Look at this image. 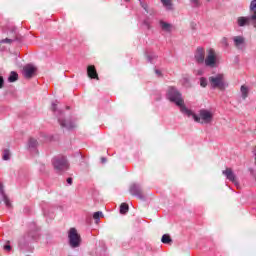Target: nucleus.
Here are the masks:
<instances>
[{"instance_id":"nucleus-1","label":"nucleus","mask_w":256,"mask_h":256,"mask_svg":"<svg viewBox=\"0 0 256 256\" xmlns=\"http://www.w3.org/2000/svg\"><path fill=\"white\" fill-rule=\"evenodd\" d=\"M166 97L171 103H175L177 107H180V111L183 113V115H191V110L185 106L183 94H181V92L175 86L168 87Z\"/></svg>"},{"instance_id":"nucleus-2","label":"nucleus","mask_w":256,"mask_h":256,"mask_svg":"<svg viewBox=\"0 0 256 256\" xmlns=\"http://www.w3.org/2000/svg\"><path fill=\"white\" fill-rule=\"evenodd\" d=\"M187 117H193L196 123L206 124L213 123V112L207 109L199 110V116L190 110V114H184Z\"/></svg>"},{"instance_id":"nucleus-3","label":"nucleus","mask_w":256,"mask_h":256,"mask_svg":"<svg viewBox=\"0 0 256 256\" xmlns=\"http://www.w3.org/2000/svg\"><path fill=\"white\" fill-rule=\"evenodd\" d=\"M209 85L211 89H219L220 91H225L229 87V83L225 81V75L216 74L208 78Z\"/></svg>"},{"instance_id":"nucleus-4","label":"nucleus","mask_w":256,"mask_h":256,"mask_svg":"<svg viewBox=\"0 0 256 256\" xmlns=\"http://www.w3.org/2000/svg\"><path fill=\"white\" fill-rule=\"evenodd\" d=\"M53 167L56 173H65L69 170V162L65 156L56 157L52 160Z\"/></svg>"},{"instance_id":"nucleus-5","label":"nucleus","mask_w":256,"mask_h":256,"mask_svg":"<svg viewBox=\"0 0 256 256\" xmlns=\"http://www.w3.org/2000/svg\"><path fill=\"white\" fill-rule=\"evenodd\" d=\"M81 235L77 232V229L70 228L68 232V242L72 249H77L81 247Z\"/></svg>"},{"instance_id":"nucleus-6","label":"nucleus","mask_w":256,"mask_h":256,"mask_svg":"<svg viewBox=\"0 0 256 256\" xmlns=\"http://www.w3.org/2000/svg\"><path fill=\"white\" fill-rule=\"evenodd\" d=\"M129 193L132 197H137L140 201H145V192H143V187L138 183H132L129 187Z\"/></svg>"},{"instance_id":"nucleus-7","label":"nucleus","mask_w":256,"mask_h":256,"mask_svg":"<svg viewBox=\"0 0 256 256\" xmlns=\"http://www.w3.org/2000/svg\"><path fill=\"white\" fill-rule=\"evenodd\" d=\"M58 123L63 129H68L71 131V129H75V123L71 121V119H64L63 112L61 110H58Z\"/></svg>"},{"instance_id":"nucleus-8","label":"nucleus","mask_w":256,"mask_h":256,"mask_svg":"<svg viewBox=\"0 0 256 256\" xmlns=\"http://www.w3.org/2000/svg\"><path fill=\"white\" fill-rule=\"evenodd\" d=\"M204 63L206 67H210L211 69L217 67V56L215 55V50L209 49L208 55L204 59Z\"/></svg>"},{"instance_id":"nucleus-9","label":"nucleus","mask_w":256,"mask_h":256,"mask_svg":"<svg viewBox=\"0 0 256 256\" xmlns=\"http://www.w3.org/2000/svg\"><path fill=\"white\" fill-rule=\"evenodd\" d=\"M194 59L198 65H203L205 63V48L198 47L195 51Z\"/></svg>"},{"instance_id":"nucleus-10","label":"nucleus","mask_w":256,"mask_h":256,"mask_svg":"<svg viewBox=\"0 0 256 256\" xmlns=\"http://www.w3.org/2000/svg\"><path fill=\"white\" fill-rule=\"evenodd\" d=\"M222 175H225L226 179L228 181H231V183H234V185H239V181L237 180V175H235V172H233V169L226 168L222 171Z\"/></svg>"},{"instance_id":"nucleus-11","label":"nucleus","mask_w":256,"mask_h":256,"mask_svg":"<svg viewBox=\"0 0 256 256\" xmlns=\"http://www.w3.org/2000/svg\"><path fill=\"white\" fill-rule=\"evenodd\" d=\"M37 71V68L28 65L23 68V75L25 79H31L33 75H35V72Z\"/></svg>"},{"instance_id":"nucleus-12","label":"nucleus","mask_w":256,"mask_h":256,"mask_svg":"<svg viewBox=\"0 0 256 256\" xmlns=\"http://www.w3.org/2000/svg\"><path fill=\"white\" fill-rule=\"evenodd\" d=\"M232 40L234 41V46L236 47V49L243 50V48L245 47V37L234 36Z\"/></svg>"},{"instance_id":"nucleus-13","label":"nucleus","mask_w":256,"mask_h":256,"mask_svg":"<svg viewBox=\"0 0 256 256\" xmlns=\"http://www.w3.org/2000/svg\"><path fill=\"white\" fill-rule=\"evenodd\" d=\"M87 75L90 79H96L99 81V74H97V69L94 65H89L87 67Z\"/></svg>"},{"instance_id":"nucleus-14","label":"nucleus","mask_w":256,"mask_h":256,"mask_svg":"<svg viewBox=\"0 0 256 256\" xmlns=\"http://www.w3.org/2000/svg\"><path fill=\"white\" fill-rule=\"evenodd\" d=\"M0 195L3 198V201L6 207H8V209H11V200H9V197H7V194H5V189H4L3 183L1 182H0Z\"/></svg>"},{"instance_id":"nucleus-15","label":"nucleus","mask_w":256,"mask_h":256,"mask_svg":"<svg viewBox=\"0 0 256 256\" xmlns=\"http://www.w3.org/2000/svg\"><path fill=\"white\" fill-rule=\"evenodd\" d=\"M160 27L162 31H166V33H171V31H173V25L163 20L160 21Z\"/></svg>"},{"instance_id":"nucleus-16","label":"nucleus","mask_w":256,"mask_h":256,"mask_svg":"<svg viewBox=\"0 0 256 256\" xmlns=\"http://www.w3.org/2000/svg\"><path fill=\"white\" fill-rule=\"evenodd\" d=\"M163 7H165L166 11H174L173 2L171 0H161Z\"/></svg>"},{"instance_id":"nucleus-17","label":"nucleus","mask_w":256,"mask_h":256,"mask_svg":"<svg viewBox=\"0 0 256 256\" xmlns=\"http://www.w3.org/2000/svg\"><path fill=\"white\" fill-rule=\"evenodd\" d=\"M39 147V142L35 138H29L28 140V148L29 149H37Z\"/></svg>"},{"instance_id":"nucleus-18","label":"nucleus","mask_w":256,"mask_h":256,"mask_svg":"<svg viewBox=\"0 0 256 256\" xmlns=\"http://www.w3.org/2000/svg\"><path fill=\"white\" fill-rule=\"evenodd\" d=\"M240 92L242 95V99H247V97H249V87H247L246 85L241 86Z\"/></svg>"},{"instance_id":"nucleus-19","label":"nucleus","mask_w":256,"mask_h":256,"mask_svg":"<svg viewBox=\"0 0 256 256\" xmlns=\"http://www.w3.org/2000/svg\"><path fill=\"white\" fill-rule=\"evenodd\" d=\"M19 80V74L17 72L12 71L8 77V82L9 83H15V81Z\"/></svg>"},{"instance_id":"nucleus-20","label":"nucleus","mask_w":256,"mask_h":256,"mask_svg":"<svg viewBox=\"0 0 256 256\" xmlns=\"http://www.w3.org/2000/svg\"><path fill=\"white\" fill-rule=\"evenodd\" d=\"M161 242L165 245H169V243H173V239H171V236L169 234H164L161 238Z\"/></svg>"},{"instance_id":"nucleus-21","label":"nucleus","mask_w":256,"mask_h":256,"mask_svg":"<svg viewBox=\"0 0 256 256\" xmlns=\"http://www.w3.org/2000/svg\"><path fill=\"white\" fill-rule=\"evenodd\" d=\"M14 41H21V38L17 36L13 39L6 38V39H2L0 43H8L9 45H11V43H14Z\"/></svg>"},{"instance_id":"nucleus-22","label":"nucleus","mask_w":256,"mask_h":256,"mask_svg":"<svg viewBox=\"0 0 256 256\" xmlns=\"http://www.w3.org/2000/svg\"><path fill=\"white\" fill-rule=\"evenodd\" d=\"M129 211V205L127 203H122L120 205V213L122 215H125V213H127Z\"/></svg>"},{"instance_id":"nucleus-23","label":"nucleus","mask_w":256,"mask_h":256,"mask_svg":"<svg viewBox=\"0 0 256 256\" xmlns=\"http://www.w3.org/2000/svg\"><path fill=\"white\" fill-rule=\"evenodd\" d=\"M2 159L4 161H9V159H11V151H9V149L4 150Z\"/></svg>"},{"instance_id":"nucleus-24","label":"nucleus","mask_w":256,"mask_h":256,"mask_svg":"<svg viewBox=\"0 0 256 256\" xmlns=\"http://www.w3.org/2000/svg\"><path fill=\"white\" fill-rule=\"evenodd\" d=\"M138 1L140 3V6L142 7V9H144V11L149 13V5L143 0H138Z\"/></svg>"},{"instance_id":"nucleus-25","label":"nucleus","mask_w":256,"mask_h":256,"mask_svg":"<svg viewBox=\"0 0 256 256\" xmlns=\"http://www.w3.org/2000/svg\"><path fill=\"white\" fill-rule=\"evenodd\" d=\"M146 58H147L148 63H153V61H155V59H157V55H155V54H148L146 56Z\"/></svg>"},{"instance_id":"nucleus-26","label":"nucleus","mask_w":256,"mask_h":256,"mask_svg":"<svg viewBox=\"0 0 256 256\" xmlns=\"http://www.w3.org/2000/svg\"><path fill=\"white\" fill-rule=\"evenodd\" d=\"M101 217H103V212H101V211L95 212V213L93 214V219H94L95 221H99V219H101Z\"/></svg>"},{"instance_id":"nucleus-27","label":"nucleus","mask_w":256,"mask_h":256,"mask_svg":"<svg viewBox=\"0 0 256 256\" xmlns=\"http://www.w3.org/2000/svg\"><path fill=\"white\" fill-rule=\"evenodd\" d=\"M143 25H144V27L146 28V29H151V21H149V18H147V19H145L144 21H143Z\"/></svg>"},{"instance_id":"nucleus-28","label":"nucleus","mask_w":256,"mask_h":256,"mask_svg":"<svg viewBox=\"0 0 256 256\" xmlns=\"http://www.w3.org/2000/svg\"><path fill=\"white\" fill-rule=\"evenodd\" d=\"M207 84H208L207 78L205 77L200 78L201 87H207Z\"/></svg>"},{"instance_id":"nucleus-29","label":"nucleus","mask_w":256,"mask_h":256,"mask_svg":"<svg viewBox=\"0 0 256 256\" xmlns=\"http://www.w3.org/2000/svg\"><path fill=\"white\" fill-rule=\"evenodd\" d=\"M3 85H5V80L3 79V76H0V89H3Z\"/></svg>"},{"instance_id":"nucleus-30","label":"nucleus","mask_w":256,"mask_h":256,"mask_svg":"<svg viewBox=\"0 0 256 256\" xmlns=\"http://www.w3.org/2000/svg\"><path fill=\"white\" fill-rule=\"evenodd\" d=\"M51 109H52V111H53L54 113H56V111H57V103L53 102Z\"/></svg>"},{"instance_id":"nucleus-31","label":"nucleus","mask_w":256,"mask_h":256,"mask_svg":"<svg viewBox=\"0 0 256 256\" xmlns=\"http://www.w3.org/2000/svg\"><path fill=\"white\" fill-rule=\"evenodd\" d=\"M190 2L195 5V7H199V0H190Z\"/></svg>"},{"instance_id":"nucleus-32","label":"nucleus","mask_w":256,"mask_h":256,"mask_svg":"<svg viewBox=\"0 0 256 256\" xmlns=\"http://www.w3.org/2000/svg\"><path fill=\"white\" fill-rule=\"evenodd\" d=\"M68 185H73V178H67Z\"/></svg>"},{"instance_id":"nucleus-33","label":"nucleus","mask_w":256,"mask_h":256,"mask_svg":"<svg viewBox=\"0 0 256 256\" xmlns=\"http://www.w3.org/2000/svg\"><path fill=\"white\" fill-rule=\"evenodd\" d=\"M4 251H11V245H5Z\"/></svg>"},{"instance_id":"nucleus-34","label":"nucleus","mask_w":256,"mask_h":256,"mask_svg":"<svg viewBox=\"0 0 256 256\" xmlns=\"http://www.w3.org/2000/svg\"><path fill=\"white\" fill-rule=\"evenodd\" d=\"M155 73H156V75H158V77H161V75H162L160 70H157V69L155 70Z\"/></svg>"},{"instance_id":"nucleus-35","label":"nucleus","mask_w":256,"mask_h":256,"mask_svg":"<svg viewBox=\"0 0 256 256\" xmlns=\"http://www.w3.org/2000/svg\"><path fill=\"white\" fill-rule=\"evenodd\" d=\"M101 163H107V158L102 157V158H101Z\"/></svg>"},{"instance_id":"nucleus-36","label":"nucleus","mask_w":256,"mask_h":256,"mask_svg":"<svg viewBox=\"0 0 256 256\" xmlns=\"http://www.w3.org/2000/svg\"><path fill=\"white\" fill-rule=\"evenodd\" d=\"M197 75H203V71L202 70H198L197 71Z\"/></svg>"},{"instance_id":"nucleus-37","label":"nucleus","mask_w":256,"mask_h":256,"mask_svg":"<svg viewBox=\"0 0 256 256\" xmlns=\"http://www.w3.org/2000/svg\"><path fill=\"white\" fill-rule=\"evenodd\" d=\"M30 237H32V239H35V237H37V235H33L32 233H29Z\"/></svg>"},{"instance_id":"nucleus-38","label":"nucleus","mask_w":256,"mask_h":256,"mask_svg":"<svg viewBox=\"0 0 256 256\" xmlns=\"http://www.w3.org/2000/svg\"><path fill=\"white\" fill-rule=\"evenodd\" d=\"M223 43H225L227 45V38H223Z\"/></svg>"},{"instance_id":"nucleus-39","label":"nucleus","mask_w":256,"mask_h":256,"mask_svg":"<svg viewBox=\"0 0 256 256\" xmlns=\"http://www.w3.org/2000/svg\"><path fill=\"white\" fill-rule=\"evenodd\" d=\"M125 1L129 2V0H125Z\"/></svg>"}]
</instances>
